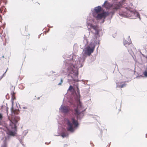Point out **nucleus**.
<instances>
[{
	"label": "nucleus",
	"mask_w": 147,
	"mask_h": 147,
	"mask_svg": "<svg viewBox=\"0 0 147 147\" xmlns=\"http://www.w3.org/2000/svg\"><path fill=\"white\" fill-rule=\"evenodd\" d=\"M119 14L121 16L125 18L128 17V16H129V15H128V14L127 13V11L126 12L120 11Z\"/></svg>",
	"instance_id": "obj_13"
},
{
	"label": "nucleus",
	"mask_w": 147,
	"mask_h": 147,
	"mask_svg": "<svg viewBox=\"0 0 147 147\" xmlns=\"http://www.w3.org/2000/svg\"><path fill=\"white\" fill-rule=\"evenodd\" d=\"M4 56H3H3H2V58H4Z\"/></svg>",
	"instance_id": "obj_32"
},
{
	"label": "nucleus",
	"mask_w": 147,
	"mask_h": 147,
	"mask_svg": "<svg viewBox=\"0 0 147 147\" xmlns=\"http://www.w3.org/2000/svg\"><path fill=\"white\" fill-rule=\"evenodd\" d=\"M87 34L88 35H89L90 34V32H87Z\"/></svg>",
	"instance_id": "obj_29"
},
{
	"label": "nucleus",
	"mask_w": 147,
	"mask_h": 147,
	"mask_svg": "<svg viewBox=\"0 0 147 147\" xmlns=\"http://www.w3.org/2000/svg\"><path fill=\"white\" fill-rule=\"evenodd\" d=\"M147 134H146V137H147Z\"/></svg>",
	"instance_id": "obj_33"
},
{
	"label": "nucleus",
	"mask_w": 147,
	"mask_h": 147,
	"mask_svg": "<svg viewBox=\"0 0 147 147\" xmlns=\"http://www.w3.org/2000/svg\"><path fill=\"white\" fill-rule=\"evenodd\" d=\"M102 6L107 9H109L111 7L112 8V11L109 12V14H111V17L114 14L115 12L119 9L120 7V5H113L109 3L107 1L105 2Z\"/></svg>",
	"instance_id": "obj_6"
},
{
	"label": "nucleus",
	"mask_w": 147,
	"mask_h": 147,
	"mask_svg": "<svg viewBox=\"0 0 147 147\" xmlns=\"http://www.w3.org/2000/svg\"><path fill=\"white\" fill-rule=\"evenodd\" d=\"M128 51L129 53L131 54L132 53V49L131 50L129 49L128 48H127Z\"/></svg>",
	"instance_id": "obj_19"
},
{
	"label": "nucleus",
	"mask_w": 147,
	"mask_h": 147,
	"mask_svg": "<svg viewBox=\"0 0 147 147\" xmlns=\"http://www.w3.org/2000/svg\"><path fill=\"white\" fill-rule=\"evenodd\" d=\"M47 142L45 143V144H47Z\"/></svg>",
	"instance_id": "obj_37"
},
{
	"label": "nucleus",
	"mask_w": 147,
	"mask_h": 147,
	"mask_svg": "<svg viewBox=\"0 0 147 147\" xmlns=\"http://www.w3.org/2000/svg\"><path fill=\"white\" fill-rule=\"evenodd\" d=\"M59 110V111L61 112L66 114L69 113L70 109L68 106L62 105L60 106Z\"/></svg>",
	"instance_id": "obj_10"
},
{
	"label": "nucleus",
	"mask_w": 147,
	"mask_h": 147,
	"mask_svg": "<svg viewBox=\"0 0 147 147\" xmlns=\"http://www.w3.org/2000/svg\"><path fill=\"white\" fill-rule=\"evenodd\" d=\"M39 97L38 98V99H39Z\"/></svg>",
	"instance_id": "obj_38"
},
{
	"label": "nucleus",
	"mask_w": 147,
	"mask_h": 147,
	"mask_svg": "<svg viewBox=\"0 0 147 147\" xmlns=\"http://www.w3.org/2000/svg\"><path fill=\"white\" fill-rule=\"evenodd\" d=\"M128 41L126 40H123L124 45L126 47H127V45H129L131 43V40L129 36L128 37L127 39Z\"/></svg>",
	"instance_id": "obj_12"
},
{
	"label": "nucleus",
	"mask_w": 147,
	"mask_h": 147,
	"mask_svg": "<svg viewBox=\"0 0 147 147\" xmlns=\"http://www.w3.org/2000/svg\"><path fill=\"white\" fill-rule=\"evenodd\" d=\"M66 64H65V69L64 70V71L66 72H67L68 73V77L69 78V80H73L75 82H78V81H82L83 82V83L85 85L86 84L85 83V82L83 80H78L77 79V78H78V74L77 75V77H74V78H72L71 77H69V74H70V73L71 72V71H73V72H74V68L73 67H71V69L70 68L69 69H67V67L66 66ZM72 73L73 74V73L72 72Z\"/></svg>",
	"instance_id": "obj_7"
},
{
	"label": "nucleus",
	"mask_w": 147,
	"mask_h": 147,
	"mask_svg": "<svg viewBox=\"0 0 147 147\" xmlns=\"http://www.w3.org/2000/svg\"><path fill=\"white\" fill-rule=\"evenodd\" d=\"M126 0H121L122 3L123 4V3L124 2L126 1Z\"/></svg>",
	"instance_id": "obj_24"
},
{
	"label": "nucleus",
	"mask_w": 147,
	"mask_h": 147,
	"mask_svg": "<svg viewBox=\"0 0 147 147\" xmlns=\"http://www.w3.org/2000/svg\"><path fill=\"white\" fill-rule=\"evenodd\" d=\"M3 116L2 114L0 113V120H1L3 118Z\"/></svg>",
	"instance_id": "obj_20"
},
{
	"label": "nucleus",
	"mask_w": 147,
	"mask_h": 147,
	"mask_svg": "<svg viewBox=\"0 0 147 147\" xmlns=\"http://www.w3.org/2000/svg\"><path fill=\"white\" fill-rule=\"evenodd\" d=\"M7 71V70H6V71L5 72V73H6V72Z\"/></svg>",
	"instance_id": "obj_36"
},
{
	"label": "nucleus",
	"mask_w": 147,
	"mask_h": 147,
	"mask_svg": "<svg viewBox=\"0 0 147 147\" xmlns=\"http://www.w3.org/2000/svg\"><path fill=\"white\" fill-rule=\"evenodd\" d=\"M6 112L9 121V124L8 127H6L4 128V130L6 131L7 134L3 141L4 144L5 146L7 145L8 142L16 136L17 125L18 121L20 120V117L18 116H14L13 115H8L7 107H6Z\"/></svg>",
	"instance_id": "obj_2"
},
{
	"label": "nucleus",
	"mask_w": 147,
	"mask_h": 147,
	"mask_svg": "<svg viewBox=\"0 0 147 147\" xmlns=\"http://www.w3.org/2000/svg\"><path fill=\"white\" fill-rule=\"evenodd\" d=\"M28 131L27 130H25L23 132V134L24 135V136H26V134L28 133Z\"/></svg>",
	"instance_id": "obj_16"
},
{
	"label": "nucleus",
	"mask_w": 147,
	"mask_h": 147,
	"mask_svg": "<svg viewBox=\"0 0 147 147\" xmlns=\"http://www.w3.org/2000/svg\"><path fill=\"white\" fill-rule=\"evenodd\" d=\"M142 77L143 76L142 75H140V76H136V78H140L141 77Z\"/></svg>",
	"instance_id": "obj_23"
},
{
	"label": "nucleus",
	"mask_w": 147,
	"mask_h": 147,
	"mask_svg": "<svg viewBox=\"0 0 147 147\" xmlns=\"http://www.w3.org/2000/svg\"><path fill=\"white\" fill-rule=\"evenodd\" d=\"M143 74L145 77H147V71H145L143 72Z\"/></svg>",
	"instance_id": "obj_18"
},
{
	"label": "nucleus",
	"mask_w": 147,
	"mask_h": 147,
	"mask_svg": "<svg viewBox=\"0 0 147 147\" xmlns=\"http://www.w3.org/2000/svg\"><path fill=\"white\" fill-rule=\"evenodd\" d=\"M109 14V13L108 12H105L99 14L97 13H93V16L96 20H98L102 18L105 19Z\"/></svg>",
	"instance_id": "obj_8"
},
{
	"label": "nucleus",
	"mask_w": 147,
	"mask_h": 147,
	"mask_svg": "<svg viewBox=\"0 0 147 147\" xmlns=\"http://www.w3.org/2000/svg\"><path fill=\"white\" fill-rule=\"evenodd\" d=\"M121 84H117V87L121 88Z\"/></svg>",
	"instance_id": "obj_22"
},
{
	"label": "nucleus",
	"mask_w": 147,
	"mask_h": 147,
	"mask_svg": "<svg viewBox=\"0 0 147 147\" xmlns=\"http://www.w3.org/2000/svg\"><path fill=\"white\" fill-rule=\"evenodd\" d=\"M11 111L12 112V110H11Z\"/></svg>",
	"instance_id": "obj_39"
},
{
	"label": "nucleus",
	"mask_w": 147,
	"mask_h": 147,
	"mask_svg": "<svg viewBox=\"0 0 147 147\" xmlns=\"http://www.w3.org/2000/svg\"><path fill=\"white\" fill-rule=\"evenodd\" d=\"M23 109H26L27 108L25 107H23Z\"/></svg>",
	"instance_id": "obj_28"
},
{
	"label": "nucleus",
	"mask_w": 147,
	"mask_h": 147,
	"mask_svg": "<svg viewBox=\"0 0 147 147\" xmlns=\"http://www.w3.org/2000/svg\"><path fill=\"white\" fill-rule=\"evenodd\" d=\"M126 84H124L121 85V88H123L126 86Z\"/></svg>",
	"instance_id": "obj_21"
},
{
	"label": "nucleus",
	"mask_w": 147,
	"mask_h": 147,
	"mask_svg": "<svg viewBox=\"0 0 147 147\" xmlns=\"http://www.w3.org/2000/svg\"><path fill=\"white\" fill-rule=\"evenodd\" d=\"M3 45H6V44H3Z\"/></svg>",
	"instance_id": "obj_34"
},
{
	"label": "nucleus",
	"mask_w": 147,
	"mask_h": 147,
	"mask_svg": "<svg viewBox=\"0 0 147 147\" xmlns=\"http://www.w3.org/2000/svg\"><path fill=\"white\" fill-rule=\"evenodd\" d=\"M63 82V78H61L60 79V82L58 84L59 85H61Z\"/></svg>",
	"instance_id": "obj_17"
},
{
	"label": "nucleus",
	"mask_w": 147,
	"mask_h": 147,
	"mask_svg": "<svg viewBox=\"0 0 147 147\" xmlns=\"http://www.w3.org/2000/svg\"><path fill=\"white\" fill-rule=\"evenodd\" d=\"M127 13L128 14V17H131L132 19H135L137 17L140 20V16L139 13L136 11H132L129 10H127Z\"/></svg>",
	"instance_id": "obj_9"
},
{
	"label": "nucleus",
	"mask_w": 147,
	"mask_h": 147,
	"mask_svg": "<svg viewBox=\"0 0 147 147\" xmlns=\"http://www.w3.org/2000/svg\"><path fill=\"white\" fill-rule=\"evenodd\" d=\"M70 103L71 107L74 108V113L77 115V118L80 119H81L84 115L83 112L86 110V108H84L82 104L81 107H78V104L77 102H71Z\"/></svg>",
	"instance_id": "obj_4"
},
{
	"label": "nucleus",
	"mask_w": 147,
	"mask_h": 147,
	"mask_svg": "<svg viewBox=\"0 0 147 147\" xmlns=\"http://www.w3.org/2000/svg\"><path fill=\"white\" fill-rule=\"evenodd\" d=\"M66 146H67V144H65V145H64V147H65Z\"/></svg>",
	"instance_id": "obj_31"
},
{
	"label": "nucleus",
	"mask_w": 147,
	"mask_h": 147,
	"mask_svg": "<svg viewBox=\"0 0 147 147\" xmlns=\"http://www.w3.org/2000/svg\"><path fill=\"white\" fill-rule=\"evenodd\" d=\"M90 27L95 31L94 36L93 38L92 41L90 43V45L86 47L83 50L81 56L78 58V59L76 61L74 60L73 59L76 56L74 55L72 58V59H67L64 61V63H65L67 69H71L72 67L74 68V72L71 71V73L70 72L69 76L71 77L72 78L74 77H77L78 74V68L82 67L83 66L86 58L87 55L89 56L92 53L94 49L95 46L98 45L97 48L98 49L100 43V36L103 34V32L102 28L97 26L90 24Z\"/></svg>",
	"instance_id": "obj_1"
},
{
	"label": "nucleus",
	"mask_w": 147,
	"mask_h": 147,
	"mask_svg": "<svg viewBox=\"0 0 147 147\" xmlns=\"http://www.w3.org/2000/svg\"><path fill=\"white\" fill-rule=\"evenodd\" d=\"M64 122L66 125V129H64L62 131L61 135L63 138L68 136V132L71 133H74L78 128L79 125L78 120L73 117L70 119L65 118L64 119Z\"/></svg>",
	"instance_id": "obj_3"
},
{
	"label": "nucleus",
	"mask_w": 147,
	"mask_h": 147,
	"mask_svg": "<svg viewBox=\"0 0 147 147\" xmlns=\"http://www.w3.org/2000/svg\"><path fill=\"white\" fill-rule=\"evenodd\" d=\"M73 87H74V90H75V94L74 95V101H73L71 102H77L78 104V107H81V103L80 101V90L78 88V83H76L74 85Z\"/></svg>",
	"instance_id": "obj_5"
},
{
	"label": "nucleus",
	"mask_w": 147,
	"mask_h": 147,
	"mask_svg": "<svg viewBox=\"0 0 147 147\" xmlns=\"http://www.w3.org/2000/svg\"><path fill=\"white\" fill-rule=\"evenodd\" d=\"M125 82H129V81H126Z\"/></svg>",
	"instance_id": "obj_35"
},
{
	"label": "nucleus",
	"mask_w": 147,
	"mask_h": 147,
	"mask_svg": "<svg viewBox=\"0 0 147 147\" xmlns=\"http://www.w3.org/2000/svg\"><path fill=\"white\" fill-rule=\"evenodd\" d=\"M50 73L52 74H53V73H55V71H51L50 72Z\"/></svg>",
	"instance_id": "obj_25"
},
{
	"label": "nucleus",
	"mask_w": 147,
	"mask_h": 147,
	"mask_svg": "<svg viewBox=\"0 0 147 147\" xmlns=\"http://www.w3.org/2000/svg\"><path fill=\"white\" fill-rule=\"evenodd\" d=\"M12 90L11 91V95L12 99H15V95L16 94V93L14 92V90L15 87L14 86L13 88V86H12Z\"/></svg>",
	"instance_id": "obj_14"
},
{
	"label": "nucleus",
	"mask_w": 147,
	"mask_h": 147,
	"mask_svg": "<svg viewBox=\"0 0 147 147\" xmlns=\"http://www.w3.org/2000/svg\"><path fill=\"white\" fill-rule=\"evenodd\" d=\"M19 111H17V113H16V112H14L13 113H14V114H18L19 113Z\"/></svg>",
	"instance_id": "obj_26"
},
{
	"label": "nucleus",
	"mask_w": 147,
	"mask_h": 147,
	"mask_svg": "<svg viewBox=\"0 0 147 147\" xmlns=\"http://www.w3.org/2000/svg\"><path fill=\"white\" fill-rule=\"evenodd\" d=\"M102 10V8L100 6H98L97 7H95L94 9L92 10V15L93 13H98L100 12Z\"/></svg>",
	"instance_id": "obj_11"
},
{
	"label": "nucleus",
	"mask_w": 147,
	"mask_h": 147,
	"mask_svg": "<svg viewBox=\"0 0 147 147\" xmlns=\"http://www.w3.org/2000/svg\"><path fill=\"white\" fill-rule=\"evenodd\" d=\"M75 90H74V87L72 85H70L67 90L70 91L71 92H73L74 94V95L75 94Z\"/></svg>",
	"instance_id": "obj_15"
},
{
	"label": "nucleus",
	"mask_w": 147,
	"mask_h": 147,
	"mask_svg": "<svg viewBox=\"0 0 147 147\" xmlns=\"http://www.w3.org/2000/svg\"><path fill=\"white\" fill-rule=\"evenodd\" d=\"M54 135L55 136H59L60 135Z\"/></svg>",
	"instance_id": "obj_30"
},
{
	"label": "nucleus",
	"mask_w": 147,
	"mask_h": 147,
	"mask_svg": "<svg viewBox=\"0 0 147 147\" xmlns=\"http://www.w3.org/2000/svg\"><path fill=\"white\" fill-rule=\"evenodd\" d=\"M104 19H104H104H103V20H102V23H103V22H104V21H105Z\"/></svg>",
	"instance_id": "obj_27"
}]
</instances>
